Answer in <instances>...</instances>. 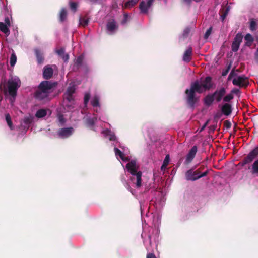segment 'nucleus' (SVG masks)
Returning <instances> with one entry per match:
<instances>
[{
    "mask_svg": "<svg viewBox=\"0 0 258 258\" xmlns=\"http://www.w3.org/2000/svg\"><path fill=\"white\" fill-rule=\"evenodd\" d=\"M8 92L10 96L15 97L17 90L20 86V81L18 78L12 77L7 82Z\"/></svg>",
    "mask_w": 258,
    "mask_h": 258,
    "instance_id": "4",
    "label": "nucleus"
},
{
    "mask_svg": "<svg viewBox=\"0 0 258 258\" xmlns=\"http://www.w3.org/2000/svg\"><path fill=\"white\" fill-rule=\"evenodd\" d=\"M221 110L224 115L228 116L232 112V105L228 103H225L221 107Z\"/></svg>",
    "mask_w": 258,
    "mask_h": 258,
    "instance_id": "15",
    "label": "nucleus"
},
{
    "mask_svg": "<svg viewBox=\"0 0 258 258\" xmlns=\"http://www.w3.org/2000/svg\"><path fill=\"white\" fill-rule=\"evenodd\" d=\"M89 19L86 16L80 17L79 19V24L80 25L85 27L88 24Z\"/></svg>",
    "mask_w": 258,
    "mask_h": 258,
    "instance_id": "28",
    "label": "nucleus"
},
{
    "mask_svg": "<svg viewBox=\"0 0 258 258\" xmlns=\"http://www.w3.org/2000/svg\"><path fill=\"white\" fill-rule=\"evenodd\" d=\"M230 68H231V64H229L227 66V68L226 69L228 71H229V70L230 69Z\"/></svg>",
    "mask_w": 258,
    "mask_h": 258,
    "instance_id": "59",
    "label": "nucleus"
},
{
    "mask_svg": "<svg viewBox=\"0 0 258 258\" xmlns=\"http://www.w3.org/2000/svg\"><path fill=\"white\" fill-rule=\"evenodd\" d=\"M127 171L132 174L130 179L136 184L137 188H140L142 186V175L141 171H138L139 166L135 160H132L125 166Z\"/></svg>",
    "mask_w": 258,
    "mask_h": 258,
    "instance_id": "3",
    "label": "nucleus"
},
{
    "mask_svg": "<svg viewBox=\"0 0 258 258\" xmlns=\"http://www.w3.org/2000/svg\"><path fill=\"white\" fill-rule=\"evenodd\" d=\"M251 172L252 174H258V159L255 160L252 164Z\"/></svg>",
    "mask_w": 258,
    "mask_h": 258,
    "instance_id": "29",
    "label": "nucleus"
},
{
    "mask_svg": "<svg viewBox=\"0 0 258 258\" xmlns=\"http://www.w3.org/2000/svg\"><path fill=\"white\" fill-rule=\"evenodd\" d=\"M23 122L25 124L29 125L32 122V119L28 117H25L23 119Z\"/></svg>",
    "mask_w": 258,
    "mask_h": 258,
    "instance_id": "45",
    "label": "nucleus"
},
{
    "mask_svg": "<svg viewBox=\"0 0 258 258\" xmlns=\"http://www.w3.org/2000/svg\"><path fill=\"white\" fill-rule=\"evenodd\" d=\"M258 155V146L255 147L244 158L240 163L241 166H244L247 164L251 163L253 159Z\"/></svg>",
    "mask_w": 258,
    "mask_h": 258,
    "instance_id": "6",
    "label": "nucleus"
},
{
    "mask_svg": "<svg viewBox=\"0 0 258 258\" xmlns=\"http://www.w3.org/2000/svg\"><path fill=\"white\" fill-rule=\"evenodd\" d=\"M5 24H7L9 27L10 26L11 22H10V19L8 17H7L5 18Z\"/></svg>",
    "mask_w": 258,
    "mask_h": 258,
    "instance_id": "50",
    "label": "nucleus"
},
{
    "mask_svg": "<svg viewBox=\"0 0 258 258\" xmlns=\"http://www.w3.org/2000/svg\"><path fill=\"white\" fill-rule=\"evenodd\" d=\"M9 27V26L5 24L4 23L0 22V31L4 33L7 35H9L10 34Z\"/></svg>",
    "mask_w": 258,
    "mask_h": 258,
    "instance_id": "24",
    "label": "nucleus"
},
{
    "mask_svg": "<svg viewBox=\"0 0 258 258\" xmlns=\"http://www.w3.org/2000/svg\"><path fill=\"white\" fill-rule=\"evenodd\" d=\"M75 90H76V89L74 85L69 86L68 87V88L64 94L73 95V94L75 92Z\"/></svg>",
    "mask_w": 258,
    "mask_h": 258,
    "instance_id": "32",
    "label": "nucleus"
},
{
    "mask_svg": "<svg viewBox=\"0 0 258 258\" xmlns=\"http://www.w3.org/2000/svg\"><path fill=\"white\" fill-rule=\"evenodd\" d=\"M53 74V70L51 67L45 66L43 68V76L45 79H50Z\"/></svg>",
    "mask_w": 258,
    "mask_h": 258,
    "instance_id": "14",
    "label": "nucleus"
},
{
    "mask_svg": "<svg viewBox=\"0 0 258 258\" xmlns=\"http://www.w3.org/2000/svg\"><path fill=\"white\" fill-rule=\"evenodd\" d=\"M226 93V89L224 87H221L220 89L216 90L212 94L215 97V101L217 102H219L223 98Z\"/></svg>",
    "mask_w": 258,
    "mask_h": 258,
    "instance_id": "10",
    "label": "nucleus"
},
{
    "mask_svg": "<svg viewBox=\"0 0 258 258\" xmlns=\"http://www.w3.org/2000/svg\"><path fill=\"white\" fill-rule=\"evenodd\" d=\"M208 122H209V120H207L204 124V125L201 127V128H200V132H202L203 131L206 127V126L207 125V124H208Z\"/></svg>",
    "mask_w": 258,
    "mask_h": 258,
    "instance_id": "53",
    "label": "nucleus"
},
{
    "mask_svg": "<svg viewBox=\"0 0 258 258\" xmlns=\"http://www.w3.org/2000/svg\"><path fill=\"white\" fill-rule=\"evenodd\" d=\"M239 46L240 45L237 44V43L232 42L231 45L232 50L234 52H237L239 49Z\"/></svg>",
    "mask_w": 258,
    "mask_h": 258,
    "instance_id": "40",
    "label": "nucleus"
},
{
    "mask_svg": "<svg viewBox=\"0 0 258 258\" xmlns=\"http://www.w3.org/2000/svg\"><path fill=\"white\" fill-rule=\"evenodd\" d=\"M240 92V91L238 89H236V88H234L233 89H232L231 91V93H232V94L233 95V94H238Z\"/></svg>",
    "mask_w": 258,
    "mask_h": 258,
    "instance_id": "51",
    "label": "nucleus"
},
{
    "mask_svg": "<svg viewBox=\"0 0 258 258\" xmlns=\"http://www.w3.org/2000/svg\"><path fill=\"white\" fill-rule=\"evenodd\" d=\"M118 26L114 19L110 20L106 24V28L111 33H114L118 29Z\"/></svg>",
    "mask_w": 258,
    "mask_h": 258,
    "instance_id": "13",
    "label": "nucleus"
},
{
    "mask_svg": "<svg viewBox=\"0 0 258 258\" xmlns=\"http://www.w3.org/2000/svg\"><path fill=\"white\" fill-rule=\"evenodd\" d=\"M244 39L246 41L245 45L248 46H250L254 40L252 35L249 33L246 34L244 37Z\"/></svg>",
    "mask_w": 258,
    "mask_h": 258,
    "instance_id": "26",
    "label": "nucleus"
},
{
    "mask_svg": "<svg viewBox=\"0 0 258 258\" xmlns=\"http://www.w3.org/2000/svg\"><path fill=\"white\" fill-rule=\"evenodd\" d=\"M232 76H230V74H229V76H228V80H231L232 79Z\"/></svg>",
    "mask_w": 258,
    "mask_h": 258,
    "instance_id": "60",
    "label": "nucleus"
},
{
    "mask_svg": "<svg viewBox=\"0 0 258 258\" xmlns=\"http://www.w3.org/2000/svg\"><path fill=\"white\" fill-rule=\"evenodd\" d=\"M191 32V28L189 27H187L186 28H185L183 31V37L184 38H186L188 36L189 33H190Z\"/></svg>",
    "mask_w": 258,
    "mask_h": 258,
    "instance_id": "39",
    "label": "nucleus"
},
{
    "mask_svg": "<svg viewBox=\"0 0 258 258\" xmlns=\"http://www.w3.org/2000/svg\"><path fill=\"white\" fill-rule=\"evenodd\" d=\"M17 61V56L14 52H13L10 57V64L12 67H14Z\"/></svg>",
    "mask_w": 258,
    "mask_h": 258,
    "instance_id": "36",
    "label": "nucleus"
},
{
    "mask_svg": "<svg viewBox=\"0 0 258 258\" xmlns=\"http://www.w3.org/2000/svg\"><path fill=\"white\" fill-rule=\"evenodd\" d=\"M58 121L59 122L61 123V124H63L65 123L66 122V119L65 118H64V116L62 114H59L58 116Z\"/></svg>",
    "mask_w": 258,
    "mask_h": 258,
    "instance_id": "46",
    "label": "nucleus"
},
{
    "mask_svg": "<svg viewBox=\"0 0 258 258\" xmlns=\"http://www.w3.org/2000/svg\"><path fill=\"white\" fill-rule=\"evenodd\" d=\"M57 85L56 82L49 81H43L39 85L35 92V98L39 101H47L49 100V96L52 92L53 89Z\"/></svg>",
    "mask_w": 258,
    "mask_h": 258,
    "instance_id": "2",
    "label": "nucleus"
},
{
    "mask_svg": "<svg viewBox=\"0 0 258 258\" xmlns=\"http://www.w3.org/2000/svg\"><path fill=\"white\" fill-rule=\"evenodd\" d=\"M254 58L256 63H258V47L254 53Z\"/></svg>",
    "mask_w": 258,
    "mask_h": 258,
    "instance_id": "52",
    "label": "nucleus"
},
{
    "mask_svg": "<svg viewBox=\"0 0 258 258\" xmlns=\"http://www.w3.org/2000/svg\"><path fill=\"white\" fill-rule=\"evenodd\" d=\"M214 100L215 99L213 94H209L204 98L203 102L206 106L209 107L212 104Z\"/></svg>",
    "mask_w": 258,
    "mask_h": 258,
    "instance_id": "16",
    "label": "nucleus"
},
{
    "mask_svg": "<svg viewBox=\"0 0 258 258\" xmlns=\"http://www.w3.org/2000/svg\"><path fill=\"white\" fill-rule=\"evenodd\" d=\"M89 99H90V95L89 94H86L85 95V96L84 98V103L85 105H86L87 104Z\"/></svg>",
    "mask_w": 258,
    "mask_h": 258,
    "instance_id": "47",
    "label": "nucleus"
},
{
    "mask_svg": "<svg viewBox=\"0 0 258 258\" xmlns=\"http://www.w3.org/2000/svg\"><path fill=\"white\" fill-rule=\"evenodd\" d=\"M69 6L71 10L74 12H76L78 7V3L74 2H70Z\"/></svg>",
    "mask_w": 258,
    "mask_h": 258,
    "instance_id": "37",
    "label": "nucleus"
},
{
    "mask_svg": "<svg viewBox=\"0 0 258 258\" xmlns=\"http://www.w3.org/2000/svg\"><path fill=\"white\" fill-rule=\"evenodd\" d=\"M47 115L46 110L44 109H39L35 114V116L37 118H42L45 117Z\"/></svg>",
    "mask_w": 258,
    "mask_h": 258,
    "instance_id": "27",
    "label": "nucleus"
},
{
    "mask_svg": "<svg viewBox=\"0 0 258 258\" xmlns=\"http://www.w3.org/2000/svg\"><path fill=\"white\" fill-rule=\"evenodd\" d=\"M6 120L7 122V124L11 130L13 129V123L12 121L11 116L9 114H6Z\"/></svg>",
    "mask_w": 258,
    "mask_h": 258,
    "instance_id": "34",
    "label": "nucleus"
},
{
    "mask_svg": "<svg viewBox=\"0 0 258 258\" xmlns=\"http://www.w3.org/2000/svg\"><path fill=\"white\" fill-rule=\"evenodd\" d=\"M213 87L212 78L206 77L202 84L196 80L190 84L189 89H186L185 91L186 99L187 104L191 107H194L199 98L196 97V93L201 94L206 90H209Z\"/></svg>",
    "mask_w": 258,
    "mask_h": 258,
    "instance_id": "1",
    "label": "nucleus"
},
{
    "mask_svg": "<svg viewBox=\"0 0 258 258\" xmlns=\"http://www.w3.org/2000/svg\"><path fill=\"white\" fill-rule=\"evenodd\" d=\"M192 1L198 2V0H181V3L186 6H190Z\"/></svg>",
    "mask_w": 258,
    "mask_h": 258,
    "instance_id": "42",
    "label": "nucleus"
},
{
    "mask_svg": "<svg viewBox=\"0 0 258 258\" xmlns=\"http://www.w3.org/2000/svg\"><path fill=\"white\" fill-rule=\"evenodd\" d=\"M91 104L93 107L99 106V98L97 96H94L91 101Z\"/></svg>",
    "mask_w": 258,
    "mask_h": 258,
    "instance_id": "35",
    "label": "nucleus"
},
{
    "mask_svg": "<svg viewBox=\"0 0 258 258\" xmlns=\"http://www.w3.org/2000/svg\"><path fill=\"white\" fill-rule=\"evenodd\" d=\"M204 168V166H201L198 169L194 171V169H190L187 170L185 173V178L187 180L195 181L197 179H194L197 176L200 175L201 171Z\"/></svg>",
    "mask_w": 258,
    "mask_h": 258,
    "instance_id": "5",
    "label": "nucleus"
},
{
    "mask_svg": "<svg viewBox=\"0 0 258 258\" xmlns=\"http://www.w3.org/2000/svg\"><path fill=\"white\" fill-rule=\"evenodd\" d=\"M83 59L84 56L83 55H79L77 57L73 66L74 70H77L80 68L83 63Z\"/></svg>",
    "mask_w": 258,
    "mask_h": 258,
    "instance_id": "19",
    "label": "nucleus"
},
{
    "mask_svg": "<svg viewBox=\"0 0 258 258\" xmlns=\"http://www.w3.org/2000/svg\"><path fill=\"white\" fill-rule=\"evenodd\" d=\"M154 1L155 0H147V2L142 1L139 5L140 13L144 14H148L149 9L152 5Z\"/></svg>",
    "mask_w": 258,
    "mask_h": 258,
    "instance_id": "9",
    "label": "nucleus"
},
{
    "mask_svg": "<svg viewBox=\"0 0 258 258\" xmlns=\"http://www.w3.org/2000/svg\"><path fill=\"white\" fill-rule=\"evenodd\" d=\"M198 148L197 146H194L192 148L189 150V152L186 155L185 159V164H188L194 159L196 154L197 152Z\"/></svg>",
    "mask_w": 258,
    "mask_h": 258,
    "instance_id": "11",
    "label": "nucleus"
},
{
    "mask_svg": "<svg viewBox=\"0 0 258 258\" xmlns=\"http://www.w3.org/2000/svg\"><path fill=\"white\" fill-rule=\"evenodd\" d=\"M140 0H128L125 4L123 5L122 7L124 9H128L131 8L132 7L136 5Z\"/></svg>",
    "mask_w": 258,
    "mask_h": 258,
    "instance_id": "23",
    "label": "nucleus"
},
{
    "mask_svg": "<svg viewBox=\"0 0 258 258\" xmlns=\"http://www.w3.org/2000/svg\"><path fill=\"white\" fill-rule=\"evenodd\" d=\"M192 55H193L192 47L191 46H189L184 52V54L183 55V58H182L183 60L186 63L189 62L192 60Z\"/></svg>",
    "mask_w": 258,
    "mask_h": 258,
    "instance_id": "12",
    "label": "nucleus"
},
{
    "mask_svg": "<svg viewBox=\"0 0 258 258\" xmlns=\"http://www.w3.org/2000/svg\"><path fill=\"white\" fill-rule=\"evenodd\" d=\"M67 18V11L66 8H62L59 12V21L62 23L65 21Z\"/></svg>",
    "mask_w": 258,
    "mask_h": 258,
    "instance_id": "21",
    "label": "nucleus"
},
{
    "mask_svg": "<svg viewBox=\"0 0 258 258\" xmlns=\"http://www.w3.org/2000/svg\"><path fill=\"white\" fill-rule=\"evenodd\" d=\"M233 98L234 95L232 94V93H230L226 95H224L223 98V101L226 103H228L232 100Z\"/></svg>",
    "mask_w": 258,
    "mask_h": 258,
    "instance_id": "33",
    "label": "nucleus"
},
{
    "mask_svg": "<svg viewBox=\"0 0 258 258\" xmlns=\"http://www.w3.org/2000/svg\"><path fill=\"white\" fill-rule=\"evenodd\" d=\"M212 30V27H210V28H209L207 30L206 33H205V34L204 35V38L205 39H207L209 37V36H210V35L211 33Z\"/></svg>",
    "mask_w": 258,
    "mask_h": 258,
    "instance_id": "44",
    "label": "nucleus"
},
{
    "mask_svg": "<svg viewBox=\"0 0 258 258\" xmlns=\"http://www.w3.org/2000/svg\"><path fill=\"white\" fill-rule=\"evenodd\" d=\"M229 10L230 7L229 6L223 7L220 10L219 14L220 15V19L222 21H224L228 14Z\"/></svg>",
    "mask_w": 258,
    "mask_h": 258,
    "instance_id": "17",
    "label": "nucleus"
},
{
    "mask_svg": "<svg viewBox=\"0 0 258 258\" xmlns=\"http://www.w3.org/2000/svg\"><path fill=\"white\" fill-rule=\"evenodd\" d=\"M147 258H156V257L154 253H149L147 254Z\"/></svg>",
    "mask_w": 258,
    "mask_h": 258,
    "instance_id": "54",
    "label": "nucleus"
},
{
    "mask_svg": "<svg viewBox=\"0 0 258 258\" xmlns=\"http://www.w3.org/2000/svg\"><path fill=\"white\" fill-rule=\"evenodd\" d=\"M228 72L229 71L226 69L223 70L222 72V76H225L228 74Z\"/></svg>",
    "mask_w": 258,
    "mask_h": 258,
    "instance_id": "56",
    "label": "nucleus"
},
{
    "mask_svg": "<svg viewBox=\"0 0 258 258\" xmlns=\"http://www.w3.org/2000/svg\"><path fill=\"white\" fill-rule=\"evenodd\" d=\"M232 83L239 87H246L249 84V82L248 78L242 75L235 77L232 80Z\"/></svg>",
    "mask_w": 258,
    "mask_h": 258,
    "instance_id": "7",
    "label": "nucleus"
},
{
    "mask_svg": "<svg viewBox=\"0 0 258 258\" xmlns=\"http://www.w3.org/2000/svg\"><path fill=\"white\" fill-rule=\"evenodd\" d=\"M96 120L97 119L95 117L87 118L85 120L86 125L87 127H89L92 130H93V126Z\"/></svg>",
    "mask_w": 258,
    "mask_h": 258,
    "instance_id": "22",
    "label": "nucleus"
},
{
    "mask_svg": "<svg viewBox=\"0 0 258 258\" xmlns=\"http://www.w3.org/2000/svg\"><path fill=\"white\" fill-rule=\"evenodd\" d=\"M256 23L253 19H250L249 28L251 31H254L257 29Z\"/></svg>",
    "mask_w": 258,
    "mask_h": 258,
    "instance_id": "38",
    "label": "nucleus"
},
{
    "mask_svg": "<svg viewBox=\"0 0 258 258\" xmlns=\"http://www.w3.org/2000/svg\"><path fill=\"white\" fill-rule=\"evenodd\" d=\"M74 131V128L72 127H64L58 130L57 133L59 138L66 139L70 137Z\"/></svg>",
    "mask_w": 258,
    "mask_h": 258,
    "instance_id": "8",
    "label": "nucleus"
},
{
    "mask_svg": "<svg viewBox=\"0 0 258 258\" xmlns=\"http://www.w3.org/2000/svg\"><path fill=\"white\" fill-rule=\"evenodd\" d=\"M114 152L116 156H119L121 159L123 161H126L128 160V158L124 156V154L117 148H114Z\"/></svg>",
    "mask_w": 258,
    "mask_h": 258,
    "instance_id": "25",
    "label": "nucleus"
},
{
    "mask_svg": "<svg viewBox=\"0 0 258 258\" xmlns=\"http://www.w3.org/2000/svg\"><path fill=\"white\" fill-rule=\"evenodd\" d=\"M224 125L226 128L228 129L231 127V123L229 120H226L224 122Z\"/></svg>",
    "mask_w": 258,
    "mask_h": 258,
    "instance_id": "49",
    "label": "nucleus"
},
{
    "mask_svg": "<svg viewBox=\"0 0 258 258\" xmlns=\"http://www.w3.org/2000/svg\"><path fill=\"white\" fill-rule=\"evenodd\" d=\"M169 162V155H167L164 160L163 163L161 166V170H164L167 166H168Z\"/></svg>",
    "mask_w": 258,
    "mask_h": 258,
    "instance_id": "31",
    "label": "nucleus"
},
{
    "mask_svg": "<svg viewBox=\"0 0 258 258\" xmlns=\"http://www.w3.org/2000/svg\"><path fill=\"white\" fill-rule=\"evenodd\" d=\"M56 53L63 60L64 62H67L69 59V55L67 53H65V49L61 48L56 50Z\"/></svg>",
    "mask_w": 258,
    "mask_h": 258,
    "instance_id": "18",
    "label": "nucleus"
},
{
    "mask_svg": "<svg viewBox=\"0 0 258 258\" xmlns=\"http://www.w3.org/2000/svg\"><path fill=\"white\" fill-rule=\"evenodd\" d=\"M208 173V170H207L206 171H205V172H204L203 173H200V175L198 176H197V178H195L194 179H200V178L201 177H204L205 176H206Z\"/></svg>",
    "mask_w": 258,
    "mask_h": 258,
    "instance_id": "48",
    "label": "nucleus"
},
{
    "mask_svg": "<svg viewBox=\"0 0 258 258\" xmlns=\"http://www.w3.org/2000/svg\"><path fill=\"white\" fill-rule=\"evenodd\" d=\"M35 53L38 63L39 64H42L44 60L43 53L39 49H36L35 50Z\"/></svg>",
    "mask_w": 258,
    "mask_h": 258,
    "instance_id": "20",
    "label": "nucleus"
},
{
    "mask_svg": "<svg viewBox=\"0 0 258 258\" xmlns=\"http://www.w3.org/2000/svg\"><path fill=\"white\" fill-rule=\"evenodd\" d=\"M230 76H232V77H237V74L235 72L234 70H232L231 72L230 73Z\"/></svg>",
    "mask_w": 258,
    "mask_h": 258,
    "instance_id": "55",
    "label": "nucleus"
},
{
    "mask_svg": "<svg viewBox=\"0 0 258 258\" xmlns=\"http://www.w3.org/2000/svg\"><path fill=\"white\" fill-rule=\"evenodd\" d=\"M64 99L67 101L68 102L71 103L72 101H74V98L73 95H69L67 94H63Z\"/></svg>",
    "mask_w": 258,
    "mask_h": 258,
    "instance_id": "41",
    "label": "nucleus"
},
{
    "mask_svg": "<svg viewBox=\"0 0 258 258\" xmlns=\"http://www.w3.org/2000/svg\"><path fill=\"white\" fill-rule=\"evenodd\" d=\"M128 19H129L128 15L127 13H124L123 14V18L122 20L121 21V24L123 25L126 24L128 22Z\"/></svg>",
    "mask_w": 258,
    "mask_h": 258,
    "instance_id": "43",
    "label": "nucleus"
},
{
    "mask_svg": "<svg viewBox=\"0 0 258 258\" xmlns=\"http://www.w3.org/2000/svg\"><path fill=\"white\" fill-rule=\"evenodd\" d=\"M209 128L211 131L214 132V130L216 129V126L215 125H211L209 126Z\"/></svg>",
    "mask_w": 258,
    "mask_h": 258,
    "instance_id": "57",
    "label": "nucleus"
},
{
    "mask_svg": "<svg viewBox=\"0 0 258 258\" xmlns=\"http://www.w3.org/2000/svg\"><path fill=\"white\" fill-rule=\"evenodd\" d=\"M230 68H231V64H229L227 66V68L226 69L228 71H229V70L230 69Z\"/></svg>",
    "mask_w": 258,
    "mask_h": 258,
    "instance_id": "58",
    "label": "nucleus"
},
{
    "mask_svg": "<svg viewBox=\"0 0 258 258\" xmlns=\"http://www.w3.org/2000/svg\"><path fill=\"white\" fill-rule=\"evenodd\" d=\"M243 39V36L241 33H238L235 36L233 41L234 42L240 45Z\"/></svg>",
    "mask_w": 258,
    "mask_h": 258,
    "instance_id": "30",
    "label": "nucleus"
}]
</instances>
